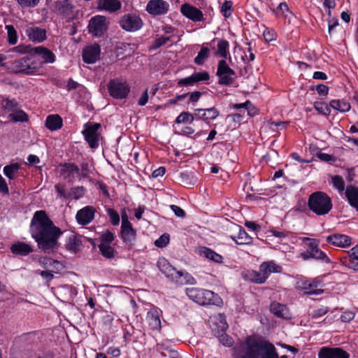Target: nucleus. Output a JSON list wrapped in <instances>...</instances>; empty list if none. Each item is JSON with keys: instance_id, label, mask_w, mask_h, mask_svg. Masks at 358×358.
I'll return each mask as SVG.
<instances>
[{"instance_id": "f257e3e1", "label": "nucleus", "mask_w": 358, "mask_h": 358, "mask_svg": "<svg viewBox=\"0 0 358 358\" xmlns=\"http://www.w3.org/2000/svg\"><path fill=\"white\" fill-rule=\"evenodd\" d=\"M30 233L38 249L44 253L50 254L57 250L58 238L62 231L54 224L45 210L34 213L30 224Z\"/></svg>"}, {"instance_id": "f03ea898", "label": "nucleus", "mask_w": 358, "mask_h": 358, "mask_svg": "<svg viewBox=\"0 0 358 358\" xmlns=\"http://www.w3.org/2000/svg\"><path fill=\"white\" fill-rule=\"evenodd\" d=\"M237 358H287L286 355L278 357L275 346L266 341L248 340L236 349Z\"/></svg>"}, {"instance_id": "7ed1b4c3", "label": "nucleus", "mask_w": 358, "mask_h": 358, "mask_svg": "<svg viewBox=\"0 0 358 358\" xmlns=\"http://www.w3.org/2000/svg\"><path fill=\"white\" fill-rule=\"evenodd\" d=\"M308 206L316 215H324L331 210L332 202L326 193L316 192L309 196Z\"/></svg>"}, {"instance_id": "20e7f679", "label": "nucleus", "mask_w": 358, "mask_h": 358, "mask_svg": "<svg viewBox=\"0 0 358 358\" xmlns=\"http://www.w3.org/2000/svg\"><path fill=\"white\" fill-rule=\"evenodd\" d=\"M186 294L191 300L201 306H218L222 301L217 294L208 289L196 287L187 288Z\"/></svg>"}, {"instance_id": "39448f33", "label": "nucleus", "mask_w": 358, "mask_h": 358, "mask_svg": "<svg viewBox=\"0 0 358 358\" xmlns=\"http://www.w3.org/2000/svg\"><path fill=\"white\" fill-rule=\"evenodd\" d=\"M12 66L15 73L29 75L38 71L41 68V63L36 62L31 55L14 61Z\"/></svg>"}, {"instance_id": "423d86ee", "label": "nucleus", "mask_w": 358, "mask_h": 358, "mask_svg": "<svg viewBox=\"0 0 358 358\" xmlns=\"http://www.w3.org/2000/svg\"><path fill=\"white\" fill-rule=\"evenodd\" d=\"M107 89L110 96L120 100L126 99L130 92L127 81L120 78L110 79L107 85Z\"/></svg>"}, {"instance_id": "0eeeda50", "label": "nucleus", "mask_w": 358, "mask_h": 358, "mask_svg": "<svg viewBox=\"0 0 358 358\" xmlns=\"http://www.w3.org/2000/svg\"><path fill=\"white\" fill-rule=\"evenodd\" d=\"M235 71L229 67L224 59L219 61L216 76L218 77L217 83L220 85H231L234 82Z\"/></svg>"}, {"instance_id": "6e6552de", "label": "nucleus", "mask_w": 358, "mask_h": 358, "mask_svg": "<svg viewBox=\"0 0 358 358\" xmlns=\"http://www.w3.org/2000/svg\"><path fill=\"white\" fill-rule=\"evenodd\" d=\"M108 27V21L106 17L95 15L92 17L88 24L89 33L96 37L103 36Z\"/></svg>"}, {"instance_id": "1a4fd4ad", "label": "nucleus", "mask_w": 358, "mask_h": 358, "mask_svg": "<svg viewBox=\"0 0 358 358\" xmlns=\"http://www.w3.org/2000/svg\"><path fill=\"white\" fill-rule=\"evenodd\" d=\"M119 24L122 29L129 32H134L141 29L143 22L138 15L128 13L121 17Z\"/></svg>"}, {"instance_id": "9d476101", "label": "nucleus", "mask_w": 358, "mask_h": 358, "mask_svg": "<svg viewBox=\"0 0 358 358\" xmlns=\"http://www.w3.org/2000/svg\"><path fill=\"white\" fill-rule=\"evenodd\" d=\"M76 6L70 0H56L52 4V10L59 15L69 19L75 17Z\"/></svg>"}, {"instance_id": "9b49d317", "label": "nucleus", "mask_w": 358, "mask_h": 358, "mask_svg": "<svg viewBox=\"0 0 358 358\" xmlns=\"http://www.w3.org/2000/svg\"><path fill=\"white\" fill-rule=\"evenodd\" d=\"M100 127V124L95 123L83 131L85 139L91 148H96L99 145L101 135L98 133V129Z\"/></svg>"}, {"instance_id": "f8f14e48", "label": "nucleus", "mask_w": 358, "mask_h": 358, "mask_svg": "<svg viewBox=\"0 0 358 358\" xmlns=\"http://www.w3.org/2000/svg\"><path fill=\"white\" fill-rule=\"evenodd\" d=\"M169 3L164 0H150L145 10L152 15H162L169 10Z\"/></svg>"}, {"instance_id": "ddd939ff", "label": "nucleus", "mask_w": 358, "mask_h": 358, "mask_svg": "<svg viewBox=\"0 0 358 358\" xmlns=\"http://www.w3.org/2000/svg\"><path fill=\"white\" fill-rule=\"evenodd\" d=\"M30 53L32 55L34 58L36 56H38L43 59L42 62H38L39 63H41V65L43 64H52L56 60L55 55L44 46L32 48L30 50Z\"/></svg>"}, {"instance_id": "4468645a", "label": "nucleus", "mask_w": 358, "mask_h": 358, "mask_svg": "<svg viewBox=\"0 0 358 358\" xmlns=\"http://www.w3.org/2000/svg\"><path fill=\"white\" fill-rule=\"evenodd\" d=\"M181 13L193 22H201L204 20L203 14L201 10L189 3H184L180 7Z\"/></svg>"}, {"instance_id": "2eb2a0df", "label": "nucleus", "mask_w": 358, "mask_h": 358, "mask_svg": "<svg viewBox=\"0 0 358 358\" xmlns=\"http://www.w3.org/2000/svg\"><path fill=\"white\" fill-rule=\"evenodd\" d=\"M350 355L340 348H322L318 353V358H349Z\"/></svg>"}, {"instance_id": "dca6fc26", "label": "nucleus", "mask_w": 358, "mask_h": 358, "mask_svg": "<svg viewBox=\"0 0 358 358\" xmlns=\"http://www.w3.org/2000/svg\"><path fill=\"white\" fill-rule=\"evenodd\" d=\"M341 260L345 266L358 271V245L351 248Z\"/></svg>"}, {"instance_id": "f3484780", "label": "nucleus", "mask_w": 358, "mask_h": 358, "mask_svg": "<svg viewBox=\"0 0 358 358\" xmlns=\"http://www.w3.org/2000/svg\"><path fill=\"white\" fill-rule=\"evenodd\" d=\"M95 208L87 206L77 212L76 218L79 224L86 225L90 223L94 217Z\"/></svg>"}, {"instance_id": "a211bd4d", "label": "nucleus", "mask_w": 358, "mask_h": 358, "mask_svg": "<svg viewBox=\"0 0 358 358\" xmlns=\"http://www.w3.org/2000/svg\"><path fill=\"white\" fill-rule=\"evenodd\" d=\"M306 240L308 241V247L311 252L312 259L321 260L326 263L330 262L327 255L318 248V243L315 239L306 238Z\"/></svg>"}, {"instance_id": "6ab92c4d", "label": "nucleus", "mask_w": 358, "mask_h": 358, "mask_svg": "<svg viewBox=\"0 0 358 358\" xmlns=\"http://www.w3.org/2000/svg\"><path fill=\"white\" fill-rule=\"evenodd\" d=\"M100 52L101 49L99 45L87 47L83 52V61L87 64L95 63L99 58Z\"/></svg>"}, {"instance_id": "aec40b11", "label": "nucleus", "mask_w": 358, "mask_h": 358, "mask_svg": "<svg viewBox=\"0 0 358 358\" xmlns=\"http://www.w3.org/2000/svg\"><path fill=\"white\" fill-rule=\"evenodd\" d=\"M195 117L198 119L203 120H215L219 116V110L215 108L211 107L209 108H196L194 110Z\"/></svg>"}, {"instance_id": "412c9836", "label": "nucleus", "mask_w": 358, "mask_h": 358, "mask_svg": "<svg viewBox=\"0 0 358 358\" xmlns=\"http://www.w3.org/2000/svg\"><path fill=\"white\" fill-rule=\"evenodd\" d=\"M160 310L154 307L151 308L146 315V320L148 322L150 327L153 330L161 329V320H160Z\"/></svg>"}, {"instance_id": "4be33fe9", "label": "nucleus", "mask_w": 358, "mask_h": 358, "mask_svg": "<svg viewBox=\"0 0 358 358\" xmlns=\"http://www.w3.org/2000/svg\"><path fill=\"white\" fill-rule=\"evenodd\" d=\"M326 241L334 246L345 248L351 245V238L344 234H334L326 238Z\"/></svg>"}, {"instance_id": "5701e85b", "label": "nucleus", "mask_w": 358, "mask_h": 358, "mask_svg": "<svg viewBox=\"0 0 358 358\" xmlns=\"http://www.w3.org/2000/svg\"><path fill=\"white\" fill-rule=\"evenodd\" d=\"M263 277H264L265 282L268 278L272 273H279L282 271L281 266L275 264L273 261L264 262L259 266Z\"/></svg>"}, {"instance_id": "b1692460", "label": "nucleus", "mask_w": 358, "mask_h": 358, "mask_svg": "<svg viewBox=\"0 0 358 358\" xmlns=\"http://www.w3.org/2000/svg\"><path fill=\"white\" fill-rule=\"evenodd\" d=\"M59 167V174L64 179L74 178L79 173V167L74 163L61 164Z\"/></svg>"}, {"instance_id": "393cba45", "label": "nucleus", "mask_w": 358, "mask_h": 358, "mask_svg": "<svg viewBox=\"0 0 358 358\" xmlns=\"http://www.w3.org/2000/svg\"><path fill=\"white\" fill-rule=\"evenodd\" d=\"M171 281L180 285L196 284V280L185 271L177 270L176 274L173 276Z\"/></svg>"}, {"instance_id": "a878e982", "label": "nucleus", "mask_w": 358, "mask_h": 358, "mask_svg": "<svg viewBox=\"0 0 358 358\" xmlns=\"http://www.w3.org/2000/svg\"><path fill=\"white\" fill-rule=\"evenodd\" d=\"M197 252L200 256H202L213 262L221 264L223 262L222 256L209 248L205 246L200 247Z\"/></svg>"}, {"instance_id": "bb28decb", "label": "nucleus", "mask_w": 358, "mask_h": 358, "mask_svg": "<svg viewBox=\"0 0 358 358\" xmlns=\"http://www.w3.org/2000/svg\"><path fill=\"white\" fill-rule=\"evenodd\" d=\"M127 224L124 222L123 227H121V238L126 244L132 245L136 240V231L133 229L131 224Z\"/></svg>"}, {"instance_id": "cd10ccee", "label": "nucleus", "mask_w": 358, "mask_h": 358, "mask_svg": "<svg viewBox=\"0 0 358 358\" xmlns=\"http://www.w3.org/2000/svg\"><path fill=\"white\" fill-rule=\"evenodd\" d=\"M321 282L315 280L304 281L302 282V289L307 294H320L324 292Z\"/></svg>"}, {"instance_id": "c85d7f7f", "label": "nucleus", "mask_w": 358, "mask_h": 358, "mask_svg": "<svg viewBox=\"0 0 358 358\" xmlns=\"http://www.w3.org/2000/svg\"><path fill=\"white\" fill-rule=\"evenodd\" d=\"M271 312L278 317L289 319L291 317L288 308L282 303L272 302L270 305Z\"/></svg>"}, {"instance_id": "c756f323", "label": "nucleus", "mask_w": 358, "mask_h": 358, "mask_svg": "<svg viewBox=\"0 0 358 358\" xmlns=\"http://www.w3.org/2000/svg\"><path fill=\"white\" fill-rule=\"evenodd\" d=\"M157 266L160 271L165 275L171 281L173 276L176 274V268H174L171 264L165 259H159L157 262Z\"/></svg>"}, {"instance_id": "7c9ffc66", "label": "nucleus", "mask_w": 358, "mask_h": 358, "mask_svg": "<svg viewBox=\"0 0 358 358\" xmlns=\"http://www.w3.org/2000/svg\"><path fill=\"white\" fill-rule=\"evenodd\" d=\"M29 38L34 41L41 43L46 38V31L37 27H29L26 31Z\"/></svg>"}, {"instance_id": "2f4dec72", "label": "nucleus", "mask_w": 358, "mask_h": 358, "mask_svg": "<svg viewBox=\"0 0 358 358\" xmlns=\"http://www.w3.org/2000/svg\"><path fill=\"white\" fill-rule=\"evenodd\" d=\"M82 245V237L78 235L72 234L67 238L65 247L68 250L76 253L80 250Z\"/></svg>"}, {"instance_id": "473e14b6", "label": "nucleus", "mask_w": 358, "mask_h": 358, "mask_svg": "<svg viewBox=\"0 0 358 358\" xmlns=\"http://www.w3.org/2000/svg\"><path fill=\"white\" fill-rule=\"evenodd\" d=\"M11 252L16 255L27 256L34 251L33 248L24 242H17L11 245Z\"/></svg>"}, {"instance_id": "72a5a7b5", "label": "nucleus", "mask_w": 358, "mask_h": 358, "mask_svg": "<svg viewBox=\"0 0 358 358\" xmlns=\"http://www.w3.org/2000/svg\"><path fill=\"white\" fill-rule=\"evenodd\" d=\"M63 121L59 115H50L46 117L45 127L50 131H57L62 128Z\"/></svg>"}, {"instance_id": "f704fd0d", "label": "nucleus", "mask_w": 358, "mask_h": 358, "mask_svg": "<svg viewBox=\"0 0 358 358\" xmlns=\"http://www.w3.org/2000/svg\"><path fill=\"white\" fill-rule=\"evenodd\" d=\"M98 6L101 9L115 12L121 8L122 3L118 0H99Z\"/></svg>"}, {"instance_id": "c9c22d12", "label": "nucleus", "mask_w": 358, "mask_h": 358, "mask_svg": "<svg viewBox=\"0 0 358 358\" xmlns=\"http://www.w3.org/2000/svg\"><path fill=\"white\" fill-rule=\"evenodd\" d=\"M261 273L262 271L260 268H259V271H247L244 274V278L245 280L253 283L263 284L265 282V280L264 277H263Z\"/></svg>"}, {"instance_id": "e433bc0d", "label": "nucleus", "mask_w": 358, "mask_h": 358, "mask_svg": "<svg viewBox=\"0 0 358 358\" xmlns=\"http://www.w3.org/2000/svg\"><path fill=\"white\" fill-rule=\"evenodd\" d=\"M345 195L350 204L358 210V188L348 187Z\"/></svg>"}, {"instance_id": "4c0bfd02", "label": "nucleus", "mask_w": 358, "mask_h": 358, "mask_svg": "<svg viewBox=\"0 0 358 358\" xmlns=\"http://www.w3.org/2000/svg\"><path fill=\"white\" fill-rule=\"evenodd\" d=\"M20 165L18 163H12L3 167V174L10 180H14L17 175Z\"/></svg>"}, {"instance_id": "58836bf2", "label": "nucleus", "mask_w": 358, "mask_h": 358, "mask_svg": "<svg viewBox=\"0 0 358 358\" xmlns=\"http://www.w3.org/2000/svg\"><path fill=\"white\" fill-rule=\"evenodd\" d=\"M232 238L238 245H249L252 242V238L242 228H240L237 237Z\"/></svg>"}, {"instance_id": "ea45409f", "label": "nucleus", "mask_w": 358, "mask_h": 358, "mask_svg": "<svg viewBox=\"0 0 358 358\" xmlns=\"http://www.w3.org/2000/svg\"><path fill=\"white\" fill-rule=\"evenodd\" d=\"M330 106L341 113H345L350 110V104L344 100H332L329 103Z\"/></svg>"}, {"instance_id": "a19ab883", "label": "nucleus", "mask_w": 358, "mask_h": 358, "mask_svg": "<svg viewBox=\"0 0 358 358\" xmlns=\"http://www.w3.org/2000/svg\"><path fill=\"white\" fill-rule=\"evenodd\" d=\"M229 42L224 39H220L217 43V51L216 54L222 58H227L229 53Z\"/></svg>"}, {"instance_id": "79ce46f5", "label": "nucleus", "mask_w": 358, "mask_h": 358, "mask_svg": "<svg viewBox=\"0 0 358 358\" xmlns=\"http://www.w3.org/2000/svg\"><path fill=\"white\" fill-rule=\"evenodd\" d=\"M194 114L189 112H182L176 119V124H191L194 120Z\"/></svg>"}, {"instance_id": "37998d69", "label": "nucleus", "mask_w": 358, "mask_h": 358, "mask_svg": "<svg viewBox=\"0 0 358 358\" xmlns=\"http://www.w3.org/2000/svg\"><path fill=\"white\" fill-rule=\"evenodd\" d=\"M210 50L206 47H202L197 56L194 58V63L202 65L209 57Z\"/></svg>"}, {"instance_id": "c03bdc74", "label": "nucleus", "mask_w": 358, "mask_h": 358, "mask_svg": "<svg viewBox=\"0 0 358 358\" xmlns=\"http://www.w3.org/2000/svg\"><path fill=\"white\" fill-rule=\"evenodd\" d=\"M99 249L101 254L107 259L113 258L115 256V250L110 245L99 244Z\"/></svg>"}, {"instance_id": "a18cd8bd", "label": "nucleus", "mask_w": 358, "mask_h": 358, "mask_svg": "<svg viewBox=\"0 0 358 358\" xmlns=\"http://www.w3.org/2000/svg\"><path fill=\"white\" fill-rule=\"evenodd\" d=\"M86 189L83 186L74 187L70 189L69 192V197L73 198L74 199H79L83 197L85 194Z\"/></svg>"}, {"instance_id": "49530a36", "label": "nucleus", "mask_w": 358, "mask_h": 358, "mask_svg": "<svg viewBox=\"0 0 358 358\" xmlns=\"http://www.w3.org/2000/svg\"><path fill=\"white\" fill-rule=\"evenodd\" d=\"M8 42L10 45H15L17 42V35L15 27L13 25H6Z\"/></svg>"}, {"instance_id": "de8ad7c7", "label": "nucleus", "mask_w": 358, "mask_h": 358, "mask_svg": "<svg viewBox=\"0 0 358 358\" xmlns=\"http://www.w3.org/2000/svg\"><path fill=\"white\" fill-rule=\"evenodd\" d=\"M90 174V167L88 163L83 162L80 165V169L79 168V173H77V177L79 180H81L83 178H88Z\"/></svg>"}, {"instance_id": "09e8293b", "label": "nucleus", "mask_w": 358, "mask_h": 358, "mask_svg": "<svg viewBox=\"0 0 358 358\" xmlns=\"http://www.w3.org/2000/svg\"><path fill=\"white\" fill-rule=\"evenodd\" d=\"M333 186L339 192H343L345 189V182L343 178L340 176H334L331 177Z\"/></svg>"}, {"instance_id": "8fccbe9b", "label": "nucleus", "mask_w": 358, "mask_h": 358, "mask_svg": "<svg viewBox=\"0 0 358 358\" xmlns=\"http://www.w3.org/2000/svg\"><path fill=\"white\" fill-rule=\"evenodd\" d=\"M273 12L277 17H287L286 13H288L289 11L287 3L285 2H282L278 6V7L275 9L273 10Z\"/></svg>"}, {"instance_id": "3c124183", "label": "nucleus", "mask_w": 358, "mask_h": 358, "mask_svg": "<svg viewBox=\"0 0 358 358\" xmlns=\"http://www.w3.org/2000/svg\"><path fill=\"white\" fill-rule=\"evenodd\" d=\"M231 9L232 2L231 1L226 0L221 6L220 12L224 17L228 18L231 15Z\"/></svg>"}, {"instance_id": "603ef678", "label": "nucleus", "mask_w": 358, "mask_h": 358, "mask_svg": "<svg viewBox=\"0 0 358 358\" xmlns=\"http://www.w3.org/2000/svg\"><path fill=\"white\" fill-rule=\"evenodd\" d=\"M10 120L13 122H27L28 120L27 115L22 110L17 111L15 113L10 115Z\"/></svg>"}, {"instance_id": "864d4df0", "label": "nucleus", "mask_w": 358, "mask_h": 358, "mask_svg": "<svg viewBox=\"0 0 358 358\" xmlns=\"http://www.w3.org/2000/svg\"><path fill=\"white\" fill-rule=\"evenodd\" d=\"M114 240L113 233L107 230L100 236V244L110 245Z\"/></svg>"}, {"instance_id": "5fc2aeb1", "label": "nucleus", "mask_w": 358, "mask_h": 358, "mask_svg": "<svg viewBox=\"0 0 358 358\" xmlns=\"http://www.w3.org/2000/svg\"><path fill=\"white\" fill-rule=\"evenodd\" d=\"M314 108L322 115H328L331 112L329 107L325 103L316 101L314 103Z\"/></svg>"}, {"instance_id": "6e6d98bb", "label": "nucleus", "mask_w": 358, "mask_h": 358, "mask_svg": "<svg viewBox=\"0 0 358 358\" xmlns=\"http://www.w3.org/2000/svg\"><path fill=\"white\" fill-rule=\"evenodd\" d=\"M2 107L8 110H15L17 108V103L15 99H5L1 102Z\"/></svg>"}, {"instance_id": "4d7b16f0", "label": "nucleus", "mask_w": 358, "mask_h": 358, "mask_svg": "<svg viewBox=\"0 0 358 358\" xmlns=\"http://www.w3.org/2000/svg\"><path fill=\"white\" fill-rule=\"evenodd\" d=\"M195 83L200 81H206L210 79L209 73L207 71L196 72L192 74Z\"/></svg>"}, {"instance_id": "13d9d810", "label": "nucleus", "mask_w": 358, "mask_h": 358, "mask_svg": "<svg viewBox=\"0 0 358 358\" xmlns=\"http://www.w3.org/2000/svg\"><path fill=\"white\" fill-rule=\"evenodd\" d=\"M169 243V235L168 234H162L155 241V245L158 248H164Z\"/></svg>"}, {"instance_id": "bf43d9fd", "label": "nucleus", "mask_w": 358, "mask_h": 358, "mask_svg": "<svg viewBox=\"0 0 358 358\" xmlns=\"http://www.w3.org/2000/svg\"><path fill=\"white\" fill-rule=\"evenodd\" d=\"M107 212L111 223L113 225H117L120 222V216L117 212L113 208H108Z\"/></svg>"}, {"instance_id": "052dcab7", "label": "nucleus", "mask_w": 358, "mask_h": 358, "mask_svg": "<svg viewBox=\"0 0 358 358\" xmlns=\"http://www.w3.org/2000/svg\"><path fill=\"white\" fill-rule=\"evenodd\" d=\"M39 1L40 0H17V3L22 8H34Z\"/></svg>"}, {"instance_id": "680f3d73", "label": "nucleus", "mask_w": 358, "mask_h": 358, "mask_svg": "<svg viewBox=\"0 0 358 358\" xmlns=\"http://www.w3.org/2000/svg\"><path fill=\"white\" fill-rule=\"evenodd\" d=\"M329 312V308L327 307H322L317 309L314 310L310 315L313 319L319 318Z\"/></svg>"}, {"instance_id": "e2e57ef3", "label": "nucleus", "mask_w": 358, "mask_h": 358, "mask_svg": "<svg viewBox=\"0 0 358 358\" xmlns=\"http://www.w3.org/2000/svg\"><path fill=\"white\" fill-rule=\"evenodd\" d=\"M169 41H170L169 37H166V36H163L161 37H159L155 40L152 45V48L157 49V48H160L161 46L165 45Z\"/></svg>"}, {"instance_id": "0e129e2a", "label": "nucleus", "mask_w": 358, "mask_h": 358, "mask_svg": "<svg viewBox=\"0 0 358 358\" xmlns=\"http://www.w3.org/2000/svg\"><path fill=\"white\" fill-rule=\"evenodd\" d=\"M194 84H195V82L194 80V77H193V75H192L189 77L179 80L177 85L179 87H181V86H184V85H186V86L193 85Z\"/></svg>"}, {"instance_id": "69168bd1", "label": "nucleus", "mask_w": 358, "mask_h": 358, "mask_svg": "<svg viewBox=\"0 0 358 358\" xmlns=\"http://www.w3.org/2000/svg\"><path fill=\"white\" fill-rule=\"evenodd\" d=\"M263 36L266 41H272L275 39V34L272 30L266 29L263 32Z\"/></svg>"}, {"instance_id": "338daca9", "label": "nucleus", "mask_w": 358, "mask_h": 358, "mask_svg": "<svg viewBox=\"0 0 358 358\" xmlns=\"http://www.w3.org/2000/svg\"><path fill=\"white\" fill-rule=\"evenodd\" d=\"M355 317V313L350 311L344 312L341 316V320L343 322H349Z\"/></svg>"}, {"instance_id": "774afa93", "label": "nucleus", "mask_w": 358, "mask_h": 358, "mask_svg": "<svg viewBox=\"0 0 358 358\" xmlns=\"http://www.w3.org/2000/svg\"><path fill=\"white\" fill-rule=\"evenodd\" d=\"M170 208L177 217H184L185 216V210H182L180 207L176 205H171Z\"/></svg>"}]
</instances>
